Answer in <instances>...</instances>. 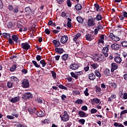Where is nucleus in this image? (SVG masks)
<instances>
[{
  "instance_id": "1",
  "label": "nucleus",
  "mask_w": 127,
  "mask_h": 127,
  "mask_svg": "<svg viewBox=\"0 0 127 127\" xmlns=\"http://www.w3.org/2000/svg\"><path fill=\"white\" fill-rule=\"evenodd\" d=\"M33 98V95L30 92H26L24 94L22 95V99L24 101H27V100H31Z\"/></svg>"
},
{
  "instance_id": "2",
  "label": "nucleus",
  "mask_w": 127,
  "mask_h": 127,
  "mask_svg": "<svg viewBox=\"0 0 127 127\" xmlns=\"http://www.w3.org/2000/svg\"><path fill=\"white\" fill-rule=\"evenodd\" d=\"M21 86L25 89L29 88V81H28L27 78H25L22 80Z\"/></svg>"
},
{
  "instance_id": "3",
  "label": "nucleus",
  "mask_w": 127,
  "mask_h": 127,
  "mask_svg": "<svg viewBox=\"0 0 127 127\" xmlns=\"http://www.w3.org/2000/svg\"><path fill=\"white\" fill-rule=\"evenodd\" d=\"M60 117L62 121H63V122H68L69 121V115H68V113L66 111L64 112L63 117L61 115H60Z\"/></svg>"
},
{
  "instance_id": "4",
  "label": "nucleus",
  "mask_w": 127,
  "mask_h": 127,
  "mask_svg": "<svg viewBox=\"0 0 127 127\" xmlns=\"http://www.w3.org/2000/svg\"><path fill=\"white\" fill-rule=\"evenodd\" d=\"M109 48H110V45H107L106 47H103L102 49V52L105 57H108L109 56V55L108 54V53L109 52Z\"/></svg>"
},
{
  "instance_id": "5",
  "label": "nucleus",
  "mask_w": 127,
  "mask_h": 127,
  "mask_svg": "<svg viewBox=\"0 0 127 127\" xmlns=\"http://www.w3.org/2000/svg\"><path fill=\"white\" fill-rule=\"evenodd\" d=\"M21 47L24 50H29L31 48L30 45L28 42L21 43Z\"/></svg>"
},
{
  "instance_id": "6",
  "label": "nucleus",
  "mask_w": 127,
  "mask_h": 127,
  "mask_svg": "<svg viewBox=\"0 0 127 127\" xmlns=\"http://www.w3.org/2000/svg\"><path fill=\"white\" fill-rule=\"evenodd\" d=\"M109 38L112 39L113 41H120V37H119L117 36H116L114 35L113 33H110L109 34Z\"/></svg>"
},
{
  "instance_id": "7",
  "label": "nucleus",
  "mask_w": 127,
  "mask_h": 127,
  "mask_svg": "<svg viewBox=\"0 0 127 127\" xmlns=\"http://www.w3.org/2000/svg\"><path fill=\"white\" fill-rule=\"evenodd\" d=\"M85 39L87 40V41H92V40L95 38V36L94 35L87 33L85 35Z\"/></svg>"
},
{
  "instance_id": "8",
  "label": "nucleus",
  "mask_w": 127,
  "mask_h": 127,
  "mask_svg": "<svg viewBox=\"0 0 127 127\" xmlns=\"http://www.w3.org/2000/svg\"><path fill=\"white\" fill-rule=\"evenodd\" d=\"M69 68L71 70H77V69L79 68V64L76 63L72 64L69 65Z\"/></svg>"
},
{
  "instance_id": "9",
  "label": "nucleus",
  "mask_w": 127,
  "mask_h": 127,
  "mask_svg": "<svg viewBox=\"0 0 127 127\" xmlns=\"http://www.w3.org/2000/svg\"><path fill=\"white\" fill-rule=\"evenodd\" d=\"M67 41H68V36L67 35L62 36L61 38V43L62 44L67 43Z\"/></svg>"
},
{
  "instance_id": "10",
  "label": "nucleus",
  "mask_w": 127,
  "mask_h": 127,
  "mask_svg": "<svg viewBox=\"0 0 127 127\" xmlns=\"http://www.w3.org/2000/svg\"><path fill=\"white\" fill-rule=\"evenodd\" d=\"M111 47L113 50H114L115 51H118V50H120V46L118 44H112L111 45Z\"/></svg>"
},
{
  "instance_id": "11",
  "label": "nucleus",
  "mask_w": 127,
  "mask_h": 127,
  "mask_svg": "<svg viewBox=\"0 0 127 127\" xmlns=\"http://www.w3.org/2000/svg\"><path fill=\"white\" fill-rule=\"evenodd\" d=\"M55 51L57 54L61 55L64 53V49L63 48H56Z\"/></svg>"
},
{
  "instance_id": "12",
  "label": "nucleus",
  "mask_w": 127,
  "mask_h": 127,
  "mask_svg": "<svg viewBox=\"0 0 127 127\" xmlns=\"http://www.w3.org/2000/svg\"><path fill=\"white\" fill-rule=\"evenodd\" d=\"M94 20H95V19L93 18L88 19L87 22V25L90 27L94 26V25H95V21Z\"/></svg>"
},
{
  "instance_id": "13",
  "label": "nucleus",
  "mask_w": 127,
  "mask_h": 127,
  "mask_svg": "<svg viewBox=\"0 0 127 127\" xmlns=\"http://www.w3.org/2000/svg\"><path fill=\"white\" fill-rule=\"evenodd\" d=\"M19 100H20V97L19 96H17L15 97H12L10 101L11 103H12L13 104H15V103L19 102Z\"/></svg>"
},
{
  "instance_id": "14",
  "label": "nucleus",
  "mask_w": 127,
  "mask_h": 127,
  "mask_svg": "<svg viewBox=\"0 0 127 127\" xmlns=\"http://www.w3.org/2000/svg\"><path fill=\"white\" fill-rule=\"evenodd\" d=\"M118 69V64L115 63H113L111 64V71L112 73H114L115 72V70H117Z\"/></svg>"
},
{
  "instance_id": "15",
  "label": "nucleus",
  "mask_w": 127,
  "mask_h": 127,
  "mask_svg": "<svg viewBox=\"0 0 127 127\" xmlns=\"http://www.w3.org/2000/svg\"><path fill=\"white\" fill-rule=\"evenodd\" d=\"M78 115L80 117V118H87L89 115L88 114H86L84 111H79L78 112Z\"/></svg>"
},
{
  "instance_id": "16",
  "label": "nucleus",
  "mask_w": 127,
  "mask_h": 127,
  "mask_svg": "<svg viewBox=\"0 0 127 127\" xmlns=\"http://www.w3.org/2000/svg\"><path fill=\"white\" fill-rule=\"evenodd\" d=\"M94 8H96V11H98V12H101V11L103 10V8L100 6V5L97 3L94 4Z\"/></svg>"
},
{
  "instance_id": "17",
  "label": "nucleus",
  "mask_w": 127,
  "mask_h": 127,
  "mask_svg": "<svg viewBox=\"0 0 127 127\" xmlns=\"http://www.w3.org/2000/svg\"><path fill=\"white\" fill-rule=\"evenodd\" d=\"M36 115L39 118H43L45 116V114H44V112L41 110H39L37 111L36 112Z\"/></svg>"
},
{
  "instance_id": "18",
  "label": "nucleus",
  "mask_w": 127,
  "mask_h": 127,
  "mask_svg": "<svg viewBox=\"0 0 127 127\" xmlns=\"http://www.w3.org/2000/svg\"><path fill=\"white\" fill-rule=\"evenodd\" d=\"M53 44H54L55 48L59 47V46H60V45H61V43H60V41L57 40H53Z\"/></svg>"
},
{
  "instance_id": "19",
  "label": "nucleus",
  "mask_w": 127,
  "mask_h": 127,
  "mask_svg": "<svg viewBox=\"0 0 127 127\" xmlns=\"http://www.w3.org/2000/svg\"><path fill=\"white\" fill-rule=\"evenodd\" d=\"M103 74L104 76L106 77H108V76L111 75V70L109 68H106L105 70L103 72Z\"/></svg>"
},
{
  "instance_id": "20",
  "label": "nucleus",
  "mask_w": 127,
  "mask_h": 127,
  "mask_svg": "<svg viewBox=\"0 0 127 127\" xmlns=\"http://www.w3.org/2000/svg\"><path fill=\"white\" fill-rule=\"evenodd\" d=\"M100 58H101L102 60H104V56L102 54L99 55L98 57H95L93 60L94 61H102V60H100Z\"/></svg>"
},
{
  "instance_id": "21",
  "label": "nucleus",
  "mask_w": 127,
  "mask_h": 127,
  "mask_svg": "<svg viewBox=\"0 0 127 127\" xmlns=\"http://www.w3.org/2000/svg\"><path fill=\"white\" fill-rule=\"evenodd\" d=\"M103 20V16L100 14H98L96 17L94 18V20H96V21H100V20Z\"/></svg>"
},
{
  "instance_id": "22",
  "label": "nucleus",
  "mask_w": 127,
  "mask_h": 127,
  "mask_svg": "<svg viewBox=\"0 0 127 127\" xmlns=\"http://www.w3.org/2000/svg\"><path fill=\"white\" fill-rule=\"evenodd\" d=\"M76 20H77L78 23L83 24V23L84 22V18L83 17L81 16H77L76 17Z\"/></svg>"
},
{
  "instance_id": "23",
  "label": "nucleus",
  "mask_w": 127,
  "mask_h": 127,
  "mask_svg": "<svg viewBox=\"0 0 127 127\" xmlns=\"http://www.w3.org/2000/svg\"><path fill=\"white\" fill-rule=\"evenodd\" d=\"M88 78L91 80H94L96 79V75L94 73L92 72L88 75Z\"/></svg>"
},
{
  "instance_id": "24",
  "label": "nucleus",
  "mask_w": 127,
  "mask_h": 127,
  "mask_svg": "<svg viewBox=\"0 0 127 127\" xmlns=\"http://www.w3.org/2000/svg\"><path fill=\"white\" fill-rule=\"evenodd\" d=\"M114 60L116 63H118L119 64L122 63V58L119 56L115 57Z\"/></svg>"
},
{
  "instance_id": "25",
  "label": "nucleus",
  "mask_w": 127,
  "mask_h": 127,
  "mask_svg": "<svg viewBox=\"0 0 127 127\" xmlns=\"http://www.w3.org/2000/svg\"><path fill=\"white\" fill-rule=\"evenodd\" d=\"M75 8L76 10L79 11L81 10V9L83 8V7L81 4L77 3V4L75 5Z\"/></svg>"
},
{
  "instance_id": "26",
  "label": "nucleus",
  "mask_w": 127,
  "mask_h": 127,
  "mask_svg": "<svg viewBox=\"0 0 127 127\" xmlns=\"http://www.w3.org/2000/svg\"><path fill=\"white\" fill-rule=\"evenodd\" d=\"M68 58H69V55L67 54H64L62 56V59L63 61L68 60Z\"/></svg>"
},
{
  "instance_id": "27",
  "label": "nucleus",
  "mask_w": 127,
  "mask_h": 127,
  "mask_svg": "<svg viewBox=\"0 0 127 127\" xmlns=\"http://www.w3.org/2000/svg\"><path fill=\"white\" fill-rule=\"evenodd\" d=\"M91 102H93L95 104H101V100L98 98H93L91 99Z\"/></svg>"
},
{
  "instance_id": "28",
  "label": "nucleus",
  "mask_w": 127,
  "mask_h": 127,
  "mask_svg": "<svg viewBox=\"0 0 127 127\" xmlns=\"http://www.w3.org/2000/svg\"><path fill=\"white\" fill-rule=\"evenodd\" d=\"M12 39L13 41H15V43H18V37L16 35H12Z\"/></svg>"
},
{
  "instance_id": "29",
  "label": "nucleus",
  "mask_w": 127,
  "mask_h": 127,
  "mask_svg": "<svg viewBox=\"0 0 127 127\" xmlns=\"http://www.w3.org/2000/svg\"><path fill=\"white\" fill-rule=\"evenodd\" d=\"M90 66L91 67H92V68L94 69V70L97 69V68L99 67V64H98L97 63H93L92 64H90Z\"/></svg>"
},
{
  "instance_id": "30",
  "label": "nucleus",
  "mask_w": 127,
  "mask_h": 127,
  "mask_svg": "<svg viewBox=\"0 0 127 127\" xmlns=\"http://www.w3.org/2000/svg\"><path fill=\"white\" fill-rule=\"evenodd\" d=\"M57 86H58L59 88L60 89H62V90H65L66 91L68 90V88L66 87L61 84H59V85H57Z\"/></svg>"
},
{
  "instance_id": "31",
  "label": "nucleus",
  "mask_w": 127,
  "mask_h": 127,
  "mask_svg": "<svg viewBox=\"0 0 127 127\" xmlns=\"http://www.w3.org/2000/svg\"><path fill=\"white\" fill-rule=\"evenodd\" d=\"M12 115H13L15 118H18V114L16 110H13L12 113Z\"/></svg>"
},
{
  "instance_id": "32",
  "label": "nucleus",
  "mask_w": 127,
  "mask_h": 127,
  "mask_svg": "<svg viewBox=\"0 0 127 127\" xmlns=\"http://www.w3.org/2000/svg\"><path fill=\"white\" fill-rule=\"evenodd\" d=\"M16 65L13 64V66H12V67H10V72H14V71L16 70Z\"/></svg>"
},
{
  "instance_id": "33",
  "label": "nucleus",
  "mask_w": 127,
  "mask_h": 127,
  "mask_svg": "<svg viewBox=\"0 0 127 127\" xmlns=\"http://www.w3.org/2000/svg\"><path fill=\"white\" fill-rule=\"evenodd\" d=\"M2 35L4 36V38H10L11 37L9 33H3Z\"/></svg>"
},
{
  "instance_id": "34",
  "label": "nucleus",
  "mask_w": 127,
  "mask_h": 127,
  "mask_svg": "<svg viewBox=\"0 0 127 127\" xmlns=\"http://www.w3.org/2000/svg\"><path fill=\"white\" fill-rule=\"evenodd\" d=\"M25 12H26L27 14H30L31 12V9L30 7H27L25 8Z\"/></svg>"
},
{
  "instance_id": "35",
  "label": "nucleus",
  "mask_w": 127,
  "mask_h": 127,
  "mask_svg": "<svg viewBox=\"0 0 127 127\" xmlns=\"http://www.w3.org/2000/svg\"><path fill=\"white\" fill-rule=\"evenodd\" d=\"M121 45L123 47H127V41L126 40H124L122 42H121Z\"/></svg>"
},
{
  "instance_id": "36",
  "label": "nucleus",
  "mask_w": 127,
  "mask_h": 127,
  "mask_svg": "<svg viewBox=\"0 0 127 127\" xmlns=\"http://www.w3.org/2000/svg\"><path fill=\"white\" fill-rule=\"evenodd\" d=\"M114 126L115 127H125V126L123 124H119V123H118L117 122H115L114 123Z\"/></svg>"
},
{
  "instance_id": "37",
  "label": "nucleus",
  "mask_w": 127,
  "mask_h": 127,
  "mask_svg": "<svg viewBox=\"0 0 127 127\" xmlns=\"http://www.w3.org/2000/svg\"><path fill=\"white\" fill-rule=\"evenodd\" d=\"M70 75L71 77H72V78H74V79H75L76 80H77V79H78V75L75 74L74 72H70Z\"/></svg>"
},
{
  "instance_id": "38",
  "label": "nucleus",
  "mask_w": 127,
  "mask_h": 127,
  "mask_svg": "<svg viewBox=\"0 0 127 127\" xmlns=\"http://www.w3.org/2000/svg\"><path fill=\"white\" fill-rule=\"evenodd\" d=\"M95 73L96 76H97V77H98V78H101V77H102V75H101V73H100V71H99V70H95Z\"/></svg>"
},
{
  "instance_id": "39",
  "label": "nucleus",
  "mask_w": 127,
  "mask_h": 127,
  "mask_svg": "<svg viewBox=\"0 0 127 127\" xmlns=\"http://www.w3.org/2000/svg\"><path fill=\"white\" fill-rule=\"evenodd\" d=\"M10 79L12 82H17L18 81V78L15 76H11Z\"/></svg>"
},
{
  "instance_id": "40",
  "label": "nucleus",
  "mask_w": 127,
  "mask_h": 127,
  "mask_svg": "<svg viewBox=\"0 0 127 127\" xmlns=\"http://www.w3.org/2000/svg\"><path fill=\"white\" fill-rule=\"evenodd\" d=\"M75 104H77V105H82V104H83V100L77 99L75 101Z\"/></svg>"
},
{
  "instance_id": "41",
  "label": "nucleus",
  "mask_w": 127,
  "mask_h": 127,
  "mask_svg": "<svg viewBox=\"0 0 127 127\" xmlns=\"http://www.w3.org/2000/svg\"><path fill=\"white\" fill-rule=\"evenodd\" d=\"M81 36V34L80 33H77L75 37L73 38V41H76L77 40H78V38H79V37H80Z\"/></svg>"
},
{
  "instance_id": "42",
  "label": "nucleus",
  "mask_w": 127,
  "mask_h": 127,
  "mask_svg": "<svg viewBox=\"0 0 127 127\" xmlns=\"http://www.w3.org/2000/svg\"><path fill=\"white\" fill-rule=\"evenodd\" d=\"M40 64H42V67H45L46 66V62L45 60H42L40 62Z\"/></svg>"
},
{
  "instance_id": "43",
  "label": "nucleus",
  "mask_w": 127,
  "mask_h": 127,
  "mask_svg": "<svg viewBox=\"0 0 127 127\" xmlns=\"http://www.w3.org/2000/svg\"><path fill=\"white\" fill-rule=\"evenodd\" d=\"M32 63L34 65L35 67H36V68H39L40 67V65L38 64L37 62L35 61H32Z\"/></svg>"
},
{
  "instance_id": "44",
  "label": "nucleus",
  "mask_w": 127,
  "mask_h": 127,
  "mask_svg": "<svg viewBox=\"0 0 127 127\" xmlns=\"http://www.w3.org/2000/svg\"><path fill=\"white\" fill-rule=\"evenodd\" d=\"M12 85H13V83L11 81H8L7 83V87L9 88V89H10V88H12Z\"/></svg>"
},
{
  "instance_id": "45",
  "label": "nucleus",
  "mask_w": 127,
  "mask_h": 127,
  "mask_svg": "<svg viewBox=\"0 0 127 127\" xmlns=\"http://www.w3.org/2000/svg\"><path fill=\"white\" fill-rule=\"evenodd\" d=\"M52 76L54 79H56V72L55 71L52 70L51 71Z\"/></svg>"
},
{
  "instance_id": "46",
  "label": "nucleus",
  "mask_w": 127,
  "mask_h": 127,
  "mask_svg": "<svg viewBox=\"0 0 127 127\" xmlns=\"http://www.w3.org/2000/svg\"><path fill=\"white\" fill-rule=\"evenodd\" d=\"M42 58L41 56H40L39 55H37L36 57V59L37 61H38V62L41 61Z\"/></svg>"
},
{
  "instance_id": "47",
  "label": "nucleus",
  "mask_w": 127,
  "mask_h": 127,
  "mask_svg": "<svg viewBox=\"0 0 127 127\" xmlns=\"http://www.w3.org/2000/svg\"><path fill=\"white\" fill-rule=\"evenodd\" d=\"M110 84H111V86H112L113 88H114V89H116V88H117V87H118V84H117V83H116L115 82H111Z\"/></svg>"
},
{
  "instance_id": "48",
  "label": "nucleus",
  "mask_w": 127,
  "mask_h": 127,
  "mask_svg": "<svg viewBox=\"0 0 127 127\" xmlns=\"http://www.w3.org/2000/svg\"><path fill=\"white\" fill-rule=\"evenodd\" d=\"M98 112V110H97V109H92L91 110H90V113L91 114H96V113H97Z\"/></svg>"
},
{
  "instance_id": "49",
  "label": "nucleus",
  "mask_w": 127,
  "mask_h": 127,
  "mask_svg": "<svg viewBox=\"0 0 127 127\" xmlns=\"http://www.w3.org/2000/svg\"><path fill=\"white\" fill-rule=\"evenodd\" d=\"M85 122L86 121L85 120V119H79V123H80V124H81L82 125H84Z\"/></svg>"
},
{
  "instance_id": "50",
  "label": "nucleus",
  "mask_w": 127,
  "mask_h": 127,
  "mask_svg": "<svg viewBox=\"0 0 127 127\" xmlns=\"http://www.w3.org/2000/svg\"><path fill=\"white\" fill-rule=\"evenodd\" d=\"M67 5L69 7H71L72 6V3L71 2V1L70 0H67Z\"/></svg>"
},
{
  "instance_id": "51",
  "label": "nucleus",
  "mask_w": 127,
  "mask_h": 127,
  "mask_svg": "<svg viewBox=\"0 0 127 127\" xmlns=\"http://www.w3.org/2000/svg\"><path fill=\"white\" fill-rule=\"evenodd\" d=\"M28 112L29 113V114H30L31 115H32V114H33V113H34V111H33V109L30 108H28Z\"/></svg>"
},
{
  "instance_id": "52",
  "label": "nucleus",
  "mask_w": 127,
  "mask_h": 127,
  "mask_svg": "<svg viewBox=\"0 0 127 127\" xmlns=\"http://www.w3.org/2000/svg\"><path fill=\"white\" fill-rule=\"evenodd\" d=\"M89 91V89L88 88H86L85 90L84 91V94L85 96H89V92H88Z\"/></svg>"
},
{
  "instance_id": "53",
  "label": "nucleus",
  "mask_w": 127,
  "mask_h": 127,
  "mask_svg": "<svg viewBox=\"0 0 127 127\" xmlns=\"http://www.w3.org/2000/svg\"><path fill=\"white\" fill-rule=\"evenodd\" d=\"M8 9H9V10H10V11H13V9H14L13 6H12V5H9L8 6Z\"/></svg>"
},
{
  "instance_id": "54",
  "label": "nucleus",
  "mask_w": 127,
  "mask_h": 127,
  "mask_svg": "<svg viewBox=\"0 0 127 127\" xmlns=\"http://www.w3.org/2000/svg\"><path fill=\"white\" fill-rule=\"evenodd\" d=\"M8 42L11 45H12V44H14V42L13 41V40L10 38H9Z\"/></svg>"
},
{
  "instance_id": "55",
  "label": "nucleus",
  "mask_w": 127,
  "mask_h": 127,
  "mask_svg": "<svg viewBox=\"0 0 127 127\" xmlns=\"http://www.w3.org/2000/svg\"><path fill=\"white\" fill-rule=\"evenodd\" d=\"M36 101L37 103H38L39 104H42V103H43L42 99H41L40 98H37Z\"/></svg>"
},
{
  "instance_id": "56",
  "label": "nucleus",
  "mask_w": 127,
  "mask_h": 127,
  "mask_svg": "<svg viewBox=\"0 0 127 127\" xmlns=\"http://www.w3.org/2000/svg\"><path fill=\"white\" fill-rule=\"evenodd\" d=\"M81 110L82 111H88V107L86 105L83 106L81 107Z\"/></svg>"
},
{
  "instance_id": "57",
  "label": "nucleus",
  "mask_w": 127,
  "mask_h": 127,
  "mask_svg": "<svg viewBox=\"0 0 127 127\" xmlns=\"http://www.w3.org/2000/svg\"><path fill=\"white\" fill-rule=\"evenodd\" d=\"M89 69H90V67L89 66V64H88L87 66L84 67V70L85 72H88V71H89Z\"/></svg>"
},
{
  "instance_id": "58",
  "label": "nucleus",
  "mask_w": 127,
  "mask_h": 127,
  "mask_svg": "<svg viewBox=\"0 0 127 127\" xmlns=\"http://www.w3.org/2000/svg\"><path fill=\"white\" fill-rule=\"evenodd\" d=\"M62 101H65V99H67V96L64 94H62L61 96Z\"/></svg>"
},
{
  "instance_id": "59",
  "label": "nucleus",
  "mask_w": 127,
  "mask_h": 127,
  "mask_svg": "<svg viewBox=\"0 0 127 127\" xmlns=\"http://www.w3.org/2000/svg\"><path fill=\"white\" fill-rule=\"evenodd\" d=\"M21 72L23 74H27V73H28V70H27V69L23 68Z\"/></svg>"
},
{
  "instance_id": "60",
  "label": "nucleus",
  "mask_w": 127,
  "mask_h": 127,
  "mask_svg": "<svg viewBox=\"0 0 127 127\" xmlns=\"http://www.w3.org/2000/svg\"><path fill=\"white\" fill-rule=\"evenodd\" d=\"M8 28H11L12 27V22H8V25H7Z\"/></svg>"
},
{
  "instance_id": "61",
  "label": "nucleus",
  "mask_w": 127,
  "mask_h": 127,
  "mask_svg": "<svg viewBox=\"0 0 127 127\" xmlns=\"http://www.w3.org/2000/svg\"><path fill=\"white\" fill-rule=\"evenodd\" d=\"M45 32L46 33V34L49 35L50 34V31L49 30V29L46 28L45 30Z\"/></svg>"
},
{
  "instance_id": "62",
  "label": "nucleus",
  "mask_w": 127,
  "mask_h": 127,
  "mask_svg": "<svg viewBox=\"0 0 127 127\" xmlns=\"http://www.w3.org/2000/svg\"><path fill=\"white\" fill-rule=\"evenodd\" d=\"M72 126V123L67 122L65 126V127H70Z\"/></svg>"
},
{
  "instance_id": "63",
  "label": "nucleus",
  "mask_w": 127,
  "mask_h": 127,
  "mask_svg": "<svg viewBox=\"0 0 127 127\" xmlns=\"http://www.w3.org/2000/svg\"><path fill=\"white\" fill-rule=\"evenodd\" d=\"M125 114H127V109L125 110H123L121 112V116H123V115H125Z\"/></svg>"
},
{
  "instance_id": "64",
  "label": "nucleus",
  "mask_w": 127,
  "mask_h": 127,
  "mask_svg": "<svg viewBox=\"0 0 127 127\" xmlns=\"http://www.w3.org/2000/svg\"><path fill=\"white\" fill-rule=\"evenodd\" d=\"M74 95H80V92L78 90H75L73 91Z\"/></svg>"
}]
</instances>
